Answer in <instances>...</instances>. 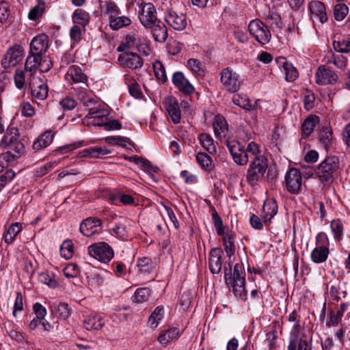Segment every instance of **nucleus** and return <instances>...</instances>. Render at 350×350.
I'll return each mask as SVG.
<instances>
[{"label": "nucleus", "mask_w": 350, "mask_h": 350, "mask_svg": "<svg viewBox=\"0 0 350 350\" xmlns=\"http://www.w3.org/2000/svg\"><path fill=\"white\" fill-rule=\"evenodd\" d=\"M109 153L106 148H90L83 150V156L98 158L100 156L105 155Z\"/></svg>", "instance_id": "603ef678"}, {"label": "nucleus", "mask_w": 350, "mask_h": 350, "mask_svg": "<svg viewBox=\"0 0 350 350\" xmlns=\"http://www.w3.org/2000/svg\"><path fill=\"white\" fill-rule=\"evenodd\" d=\"M179 336V329L176 327H172L161 332L157 340L161 345H167L171 340L177 339Z\"/></svg>", "instance_id": "c9c22d12"}, {"label": "nucleus", "mask_w": 350, "mask_h": 350, "mask_svg": "<svg viewBox=\"0 0 350 350\" xmlns=\"http://www.w3.org/2000/svg\"><path fill=\"white\" fill-rule=\"evenodd\" d=\"M42 57L43 55H42L34 54V53L29 51L25 64V71L29 72V77L34 76L35 72L40 66Z\"/></svg>", "instance_id": "5701e85b"}, {"label": "nucleus", "mask_w": 350, "mask_h": 350, "mask_svg": "<svg viewBox=\"0 0 350 350\" xmlns=\"http://www.w3.org/2000/svg\"><path fill=\"white\" fill-rule=\"evenodd\" d=\"M14 82L16 84V86L19 89H23L25 88L26 83H25V70H18L17 69L16 70L15 75H14Z\"/></svg>", "instance_id": "052dcab7"}, {"label": "nucleus", "mask_w": 350, "mask_h": 350, "mask_svg": "<svg viewBox=\"0 0 350 350\" xmlns=\"http://www.w3.org/2000/svg\"><path fill=\"white\" fill-rule=\"evenodd\" d=\"M44 8H45V4L44 3H39L38 5L34 6L29 12V18L30 20H36L38 19V18H40L44 11Z\"/></svg>", "instance_id": "bf43d9fd"}, {"label": "nucleus", "mask_w": 350, "mask_h": 350, "mask_svg": "<svg viewBox=\"0 0 350 350\" xmlns=\"http://www.w3.org/2000/svg\"><path fill=\"white\" fill-rule=\"evenodd\" d=\"M49 36L45 33H40L34 37L30 43L31 53L45 55L49 49Z\"/></svg>", "instance_id": "2eb2a0df"}, {"label": "nucleus", "mask_w": 350, "mask_h": 350, "mask_svg": "<svg viewBox=\"0 0 350 350\" xmlns=\"http://www.w3.org/2000/svg\"><path fill=\"white\" fill-rule=\"evenodd\" d=\"M225 144L237 164L244 165L248 162L249 156L245 151L244 146L241 145L239 142L230 140L229 138L226 139Z\"/></svg>", "instance_id": "0eeeda50"}, {"label": "nucleus", "mask_w": 350, "mask_h": 350, "mask_svg": "<svg viewBox=\"0 0 350 350\" xmlns=\"http://www.w3.org/2000/svg\"><path fill=\"white\" fill-rule=\"evenodd\" d=\"M232 101L234 105L239 106L244 109L250 110L252 108L251 102L247 98H243L237 95L233 96Z\"/></svg>", "instance_id": "680f3d73"}, {"label": "nucleus", "mask_w": 350, "mask_h": 350, "mask_svg": "<svg viewBox=\"0 0 350 350\" xmlns=\"http://www.w3.org/2000/svg\"><path fill=\"white\" fill-rule=\"evenodd\" d=\"M99 10L101 16L110 18L115 16L116 14H121V11L116 3L111 0L98 1Z\"/></svg>", "instance_id": "4be33fe9"}, {"label": "nucleus", "mask_w": 350, "mask_h": 350, "mask_svg": "<svg viewBox=\"0 0 350 350\" xmlns=\"http://www.w3.org/2000/svg\"><path fill=\"white\" fill-rule=\"evenodd\" d=\"M248 30L250 34L260 44L264 45L271 40V33L269 28L259 19H254L250 22Z\"/></svg>", "instance_id": "20e7f679"}, {"label": "nucleus", "mask_w": 350, "mask_h": 350, "mask_svg": "<svg viewBox=\"0 0 350 350\" xmlns=\"http://www.w3.org/2000/svg\"><path fill=\"white\" fill-rule=\"evenodd\" d=\"M286 190L292 194L300 193L302 187V176L300 171L295 167L290 168L285 175Z\"/></svg>", "instance_id": "6e6552de"}, {"label": "nucleus", "mask_w": 350, "mask_h": 350, "mask_svg": "<svg viewBox=\"0 0 350 350\" xmlns=\"http://www.w3.org/2000/svg\"><path fill=\"white\" fill-rule=\"evenodd\" d=\"M220 81L223 88L231 93L237 92L241 87L239 75L230 67L221 70L220 72Z\"/></svg>", "instance_id": "423d86ee"}, {"label": "nucleus", "mask_w": 350, "mask_h": 350, "mask_svg": "<svg viewBox=\"0 0 350 350\" xmlns=\"http://www.w3.org/2000/svg\"><path fill=\"white\" fill-rule=\"evenodd\" d=\"M53 139V135L51 131H47L41 134L33 142V149L39 150L49 146Z\"/></svg>", "instance_id": "473e14b6"}, {"label": "nucleus", "mask_w": 350, "mask_h": 350, "mask_svg": "<svg viewBox=\"0 0 350 350\" xmlns=\"http://www.w3.org/2000/svg\"><path fill=\"white\" fill-rule=\"evenodd\" d=\"M90 19L89 13L84 10L77 9L73 13V22L81 25L83 28L90 23Z\"/></svg>", "instance_id": "4c0bfd02"}, {"label": "nucleus", "mask_w": 350, "mask_h": 350, "mask_svg": "<svg viewBox=\"0 0 350 350\" xmlns=\"http://www.w3.org/2000/svg\"><path fill=\"white\" fill-rule=\"evenodd\" d=\"M308 10L310 13V18L314 23L319 22L321 24H323L327 21L325 6L321 1H310L308 4Z\"/></svg>", "instance_id": "9b49d317"}, {"label": "nucleus", "mask_w": 350, "mask_h": 350, "mask_svg": "<svg viewBox=\"0 0 350 350\" xmlns=\"http://www.w3.org/2000/svg\"><path fill=\"white\" fill-rule=\"evenodd\" d=\"M118 64L122 67L132 70L141 68L144 65V60L136 53L124 52L120 55L118 59Z\"/></svg>", "instance_id": "9d476101"}, {"label": "nucleus", "mask_w": 350, "mask_h": 350, "mask_svg": "<svg viewBox=\"0 0 350 350\" xmlns=\"http://www.w3.org/2000/svg\"><path fill=\"white\" fill-rule=\"evenodd\" d=\"M137 267L142 273H150L152 269V260L148 257L139 258L137 262Z\"/></svg>", "instance_id": "4d7b16f0"}, {"label": "nucleus", "mask_w": 350, "mask_h": 350, "mask_svg": "<svg viewBox=\"0 0 350 350\" xmlns=\"http://www.w3.org/2000/svg\"><path fill=\"white\" fill-rule=\"evenodd\" d=\"M334 49L340 53H350V40L345 39H338V40H334L333 43Z\"/></svg>", "instance_id": "a18cd8bd"}, {"label": "nucleus", "mask_w": 350, "mask_h": 350, "mask_svg": "<svg viewBox=\"0 0 350 350\" xmlns=\"http://www.w3.org/2000/svg\"><path fill=\"white\" fill-rule=\"evenodd\" d=\"M149 28L151 29L152 37L155 41L163 42L166 40L167 38V29L165 25L161 21H158Z\"/></svg>", "instance_id": "a878e982"}, {"label": "nucleus", "mask_w": 350, "mask_h": 350, "mask_svg": "<svg viewBox=\"0 0 350 350\" xmlns=\"http://www.w3.org/2000/svg\"><path fill=\"white\" fill-rule=\"evenodd\" d=\"M340 172L339 158L337 156H329L317 166L315 174L321 183L327 184L332 183Z\"/></svg>", "instance_id": "f03ea898"}, {"label": "nucleus", "mask_w": 350, "mask_h": 350, "mask_svg": "<svg viewBox=\"0 0 350 350\" xmlns=\"http://www.w3.org/2000/svg\"><path fill=\"white\" fill-rule=\"evenodd\" d=\"M221 236H222L223 245L226 255L230 258L234 254L236 250L233 233L232 230L228 229Z\"/></svg>", "instance_id": "bb28decb"}, {"label": "nucleus", "mask_w": 350, "mask_h": 350, "mask_svg": "<svg viewBox=\"0 0 350 350\" xmlns=\"http://www.w3.org/2000/svg\"><path fill=\"white\" fill-rule=\"evenodd\" d=\"M165 21L173 29L178 31L183 30L187 25V19L185 15L178 14L170 10L165 16Z\"/></svg>", "instance_id": "aec40b11"}, {"label": "nucleus", "mask_w": 350, "mask_h": 350, "mask_svg": "<svg viewBox=\"0 0 350 350\" xmlns=\"http://www.w3.org/2000/svg\"><path fill=\"white\" fill-rule=\"evenodd\" d=\"M188 65L193 72L198 75H203L204 65L200 60L193 58L189 59L188 60Z\"/></svg>", "instance_id": "6e6d98bb"}, {"label": "nucleus", "mask_w": 350, "mask_h": 350, "mask_svg": "<svg viewBox=\"0 0 350 350\" xmlns=\"http://www.w3.org/2000/svg\"><path fill=\"white\" fill-rule=\"evenodd\" d=\"M223 253L221 247H214L210 252L209 268L213 274H217L221 270Z\"/></svg>", "instance_id": "6ab92c4d"}, {"label": "nucleus", "mask_w": 350, "mask_h": 350, "mask_svg": "<svg viewBox=\"0 0 350 350\" xmlns=\"http://www.w3.org/2000/svg\"><path fill=\"white\" fill-rule=\"evenodd\" d=\"M163 104L173 123H179L181 119V112L178 100L175 98L170 96L163 101Z\"/></svg>", "instance_id": "dca6fc26"}, {"label": "nucleus", "mask_w": 350, "mask_h": 350, "mask_svg": "<svg viewBox=\"0 0 350 350\" xmlns=\"http://www.w3.org/2000/svg\"><path fill=\"white\" fill-rule=\"evenodd\" d=\"M267 159L263 155L254 157L247 171L246 180L251 185H254L263 178L267 169Z\"/></svg>", "instance_id": "7ed1b4c3"}, {"label": "nucleus", "mask_w": 350, "mask_h": 350, "mask_svg": "<svg viewBox=\"0 0 350 350\" xmlns=\"http://www.w3.org/2000/svg\"><path fill=\"white\" fill-rule=\"evenodd\" d=\"M164 309L163 307L158 306L150 315L148 320V325L152 328L158 326L159 323L163 318Z\"/></svg>", "instance_id": "79ce46f5"}, {"label": "nucleus", "mask_w": 350, "mask_h": 350, "mask_svg": "<svg viewBox=\"0 0 350 350\" xmlns=\"http://www.w3.org/2000/svg\"><path fill=\"white\" fill-rule=\"evenodd\" d=\"M64 273L68 278L76 277L79 273L78 266L75 263L68 264L64 269Z\"/></svg>", "instance_id": "338daca9"}, {"label": "nucleus", "mask_w": 350, "mask_h": 350, "mask_svg": "<svg viewBox=\"0 0 350 350\" xmlns=\"http://www.w3.org/2000/svg\"><path fill=\"white\" fill-rule=\"evenodd\" d=\"M198 139L202 146L206 150L209 154L216 153V146L214 144V140L212 137L206 133L200 134Z\"/></svg>", "instance_id": "e433bc0d"}, {"label": "nucleus", "mask_w": 350, "mask_h": 350, "mask_svg": "<svg viewBox=\"0 0 350 350\" xmlns=\"http://www.w3.org/2000/svg\"><path fill=\"white\" fill-rule=\"evenodd\" d=\"M315 77L316 83L321 85L335 84L338 79L336 73L327 68L325 65H321L317 68Z\"/></svg>", "instance_id": "f8f14e48"}, {"label": "nucleus", "mask_w": 350, "mask_h": 350, "mask_svg": "<svg viewBox=\"0 0 350 350\" xmlns=\"http://www.w3.org/2000/svg\"><path fill=\"white\" fill-rule=\"evenodd\" d=\"M282 60L281 62L283 65L284 70L286 74V79L288 81H294L298 77V72L297 69L293 66L292 64L288 63L284 58L277 59V62Z\"/></svg>", "instance_id": "58836bf2"}, {"label": "nucleus", "mask_w": 350, "mask_h": 350, "mask_svg": "<svg viewBox=\"0 0 350 350\" xmlns=\"http://www.w3.org/2000/svg\"><path fill=\"white\" fill-rule=\"evenodd\" d=\"M66 78L69 81H72L76 83H81L83 85L88 86V77L81 68L77 65H72L68 68Z\"/></svg>", "instance_id": "412c9836"}, {"label": "nucleus", "mask_w": 350, "mask_h": 350, "mask_svg": "<svg viewBox=\"0 0 350 350\" xmlns=\"http://www.w3.org/2000/svg\"><path fill=\"white\" fill-rule=\"evenodd\" d=\"M22 224L19 222L11 224L7 231L3 234V238L4 241L8 244L12 243L22 230Z\"/></svg>", "instance_id": "f704fd0d"}, {"label": "nucleus", "mask_w": 350, "mask_h": 350, "mask_svg": "<svg viewBox=\"0 0 350 350\" xmlns=\"http://www.w3.org/2000/svg\"><path fill=\"white\" fill-rule=\"evenodd\" d=\"M128 221L126 217H119L118 220L113 228V232L119 237L124 239L127 237L126 223Z\"/></svg>", "instance_id": "a19ab883"}, {"label": "nucleus", "mask_w": 350, "mask_h": 350, "mask_svg": "<svg viewBox=\"0 0 350 350\" xmlns=\"http://www.w3.org/2000/svg\"><path fill=\"white\" fill-rule=\"evenodd\" d=\"M106 142L111 144L119 145L122 147H126L127 144L131 145L133 147V144L131 142V140L127 137H107L106 138Z\"/></svg>", "instance_id": "864d4df0"}, {"label": "nucleus", "mask_w": 350, "mask_h": 350, "mask_svg": "<svg viewBox=\"0 0 350 350\" xmlns=\"http://www.w3.org/2000/svg\"><path fill=\"white\" fill-rule=\"evenodd\" d=\"M317 116H310L304 121L301 129L302 132L306 136H309L314 130L315 126V120H318Z\"/></svg>", "instance_id": "de8ad7c7"}, {"label": "nucleus", "mask_w": 350, "mask_h": 350, "mask_svg": "<svg viewBox=\"0 0 350 350\" xmlns=\"http://www.w3.org/2000/svg\"><path fill=\"white\" fill-rule=\"evenodd\" d=\"M330 227L332 232L334 234V238L335 241H341L342 239L344 230L342 221L339 219H333L330 223Z\"/></svg>", "instance_id": "37998d69"}, {"label": "nucleus", "mask_w": 350, "mask_h": 350, "mask_svg": "<svg viewBox=\"0 0 350 350\" xmlns=\"http://www.w3.org/2000/svg\"><path fill=\"white\" fill-rule=\"evenodd\" d=\"M103 221L97 217H88L80 225V232L86 237H90L101 230Z\"/></svg>", "instance_id": "4468645a"}, {"label": "nucleus", "mask_w": 350, "mask_h": 350, "mask_svg": "<svg viewBox=\"0 0 350 350\" xmlns=\"http://www.w3.org/2000/svg\"><path fill=\"white\" fill-rule=\"evenodd\" d=\"M15 175L16 174L12 170H8L4 174L0 175V191L14 178Z\"/></svg>", "instance_id": "69168bd1"}, {"label": "nucleus", "mask_w": 350, "mask_h": 350, "mask_svg": "<svg viewBox=\"0 0 350 350\" xmlns=\"http://www.w3.org/2000/svg\"><path fill=\"white\" fill-rule=\"evenodd\" d=\"M139 19L141 23L146 28L152 26L155 23L159 21L156 14L154 6L149 3L142 5V10L139 13Z\"/></svg>", "instance_id": "ddd939ff"}, {"label": "nucleus", "mask_w": 350, "mask_h": 350, "mask_svg": "<svg viewBox=\"0 0 350 350\" xmlns=\"http://www.w3.org/2000/svg\"><path fill=\"white\" fill-rule=\"evenodd\" d=\"M28 80L31 96L38 100H45L49 93V88L46 82L35 76L29 77Z\"/></svg>", "instance_id": "1a4fd4ad"}, {"label": "nucleus", "mask_w": 350, "mask_h": 350, "mask_svg": "<svg viewBox=\"0 0 350 350\" xmlns=\"http://www.w3.org/2000/svg\"><path fill=\"white\" fill-rule=\"evenodd\" d=\"M120 14H116L114 17L109 21L110 28L114 31H118L131 24V19L129 17L120 16Z\"/></svg>", "instance_id": "7c9ffc66"}, {"label": "nucleus", "mask_w": 350, "mask_h": 350, "mask_svg": "<svg viewBox=\"0 0 350 350\" xmlns=\"http://www.w3.org/2000/svg\"><path fill=\"white\" fill-rule=\"evenodd\" d=\"M18 136L19 133L16 128L13 127L8 129L7 134L3 137L1 140V144L5 145V146L7 148L8 147V145L19 141L18 139Z\"/></svg>", "instance_id": "c03bdc74"}, {"label": "nucleus", "mask_w": 350, "mask_h": 350, "mask_svg": "<svg viewBox=\"0 0 350 350\" xmlns=\"http://www.w3.org/2000/svg\"><path fill=\"white\" fill-rule=\"evenodd\" d=\"M214 133L217 138L226 137L228 133V125L226 119L220 115L216 116L213 122Z\"/></svg>", "instance_id": "393cba45"}, {"label": "nucleus", "mask_w": 350, "mask_h": 350, "mask_svg": "<svg viewBox=\"0 0 350 350\" xmlns=\"http://www.w3.org/2000/svg\"><path fill=\"white\" fill-rule=\"evenodd\" d=\"M278 212V205L275 199L267 200L262 206L264 221H270Z\"/></svg>", "instance_id": "c756f323"}, {"label": "nucleus", "mask_w": 350, "mask_h": 350, "mask_svg": "<svg viewBox=\"0 0 350 350\" xmlns=\"http://www.w3.org/2000/svg\"><path fill=\"white\" fill-rule=\"evenodd\" d=\"M325 64H333L337 68L345 70L347 66V58L340 54H335L329 51L324 58Z\"/></svg>", "instance_id": "b1692460"}, {"label": "nucleus", "mask_w": 350, "mask_h": 350, "mask_svg": "<svg viewBox=\"0 0 350 350\" xmlns=\"http://www.w3.org/2000/svg\"><path fill=\"white\" fill-rule=\"evenodd\" d=\"M105 325L103 317L98 314L87 316L83 321V326L87 330H98Z\"/></svg>", "instance_id": "cd10ccee"}, {"label": "nucleus", "mask_w": 350, "mask_h": 350, "mask_svg": "<svg viewBox=\"0 0 350 350\" xmlns=\"http://www.w3.org/2000/svg\"><path fill=\"white\" fill-rule=\"evenodd\" d=\"M245 272L242 265L237 263L232 273L231 265L229 262L228 267L224 266V279L227 285L232 286V291L236 297L245 299Z\"/></svg>", "instance_id": "f257e3e1"}, {"label": "nucleus", "mask_w": 350, "mask_h": 350, "mask_svg": "<svg viewBox=\"0 0 350 350\" xmlns=\"http://www.w3.org/2000/svg\"><path fill=\"white\" fill-rule=\"evenodd\" d=\"M39 281L50 288H55L58 286V281L56 278V275L50 271L42 272L39 275Z\"/></svg>", "instance_id": "ea45409f"}, {"label": "nucleus", "mask_w": 350, "mask_h": 350, "mask_svg": "<svg viewBox=\"0 0 350 350\" xmlns=\"http://www.w3.org/2000/svg\"><path fill=\"white\" fill-rule=\"evenodd\" d=\"M6 148L7 152L5 154L8 156V161L10 160L9 156L12 157V159H15L21 157L25 152V145L21 141L8 145V147Z\"/></svg>", "instance_id": "2f4dec72"}, {"label": "nucleus", "mask_w": 350, "mask_h": 350, "mask_svg": "<svg viewBox=\"0 0 350 350\" xmlns=\"http://www.w3.org/2000/svg\"><path fill=\"white\" fill-rule=\"evenodd\" d=\"M90 256L103 262H109L114 253L111 247L105 242L94 243L88 247Z\"/></svg>", "instance_id": "39448f33"}, {"label": "nucleus", "mask_w": 350, "mask_h": 350, "mask_svg": "<svg viewBox=\"0 0 350 350\" xmlns=\"http://www.w3.org/2000/svg\"><path fill=\"white\" fill-rule=\"evenodd\" d=\"M196 161L198 163L206 170H210L212 164V159L206 153L198 152L196 154Z\"/></svg>", "instance_id": "8fccbe9b"}, {"label": "nucleus", "mask_w": 350, "mask_h": 350, "mask_svg": "<svg viewBox=\"0 0 350 350\" xmlns=\"http://www.w3.org/2000/svg\"><path fill=\"white\" fill-rule=\"evenodd\" d=\"M349 12L348 7L344 3H338L334 6V15L336 21L343 20Z\"/></svg>", "instance_id": "3c124183"}, {"label": "nucleus", "mask_w": 350, "mask_h": 350, "mask_svg": "<svg viewBox=\"0 0 350 350\" xmlns=\"http://www.w3.org/2000/svg\"><path fill=\"white\" fill-rule=\"evenodd\" d=\"M139 165H141V169L142 170L149 174L157 172L159 170L157 166L152 165L150 161L145 158H142Z\"/></svg>", "instance_id": "774afa93"}, {"label": "nucleus", "mask_w": 350, "mask_h": 350, "mask_svg": "<svg viewBox=\"0 0 350 350\" xmlns=\"http://www.w3.org/2000/svg\"><path fill=\"white\" fill-rule=\"evenodd\" d=\"M61 255L66 259H70L73 255V247L71 242L65 241L60 249Z\"/></svg>", "instance_id": "0e129e2a"}, {"label": "nucleus", "mask_w": 350, "mask_h": 350, "mask_svg": "<svg viewBox=\"0 0 350 350\" xmlns=\"http://www.w3.org/2000/svg\"><path fill=\"white\" fill-rule=\"evenodd\" d=\"M329 254V247L327 245H318L311 252V260L314 263H322L327 260Z\"/></svg>", "instance_id": "c85d7f7f"}, {"label": "nucleus", "mask_w": 350, "mask_h": 350, "mask_svg": "<svg viewBox=\"0 0 350 350\" xmlns=\"http://www.w3.org/2000/svg\"><path fill=\"white\" fill-rule=\"evenodd\" d=\"M24 52L23 48L20 45H15L10 49L2 59L1 64L4 68H8L11 65H15L23 56Z\"/></svg>", "instance_id": "a211bd4d"}, {"label": "nucleus", "mask_w": 350, "mask_h": 350, "mask_svg": "<svg viewBox=\"0 0 350 350\" xmlns=\"http://www.w3.org/2000/svg\"><path fill=\"white\" fill-rule=\"evenodd\" d=\"M88 286L91 290L98 288L103 284V279L98 274H92L88 277Z\"/></svg>", "instance_id": "e2e57ef3"}, {"label": "nucleus", "mask_w": 350, "mask_h": 350, "mask_svg": "<svg viewBox=\"0 0 350 350\" xmlns=\"http://www.w3.org/2000/svg\"><path fill=\"white\" fill-rule=\"evenodd\" d=\"M150 295V290L148 288H137L133 296V301L141 304L148 300Z\"/></svg>", "instance_id": "49530a36"}, {"label": "nucleus", "mask_w": 350, "mask_h": 350, "mask_svg": "<svg viewBox=\"0 0 350 350\" xmlns=\"http://www.w3.org/2000/svg\"><path fill=\"white\" fill-rule=\"evenodd\" d=\"M212 221L215 228L216 232L218 235L224 234V227L223 225V221L216 211L212 213Z\"/></svg>", "instance_id": "13d9d810"}, {"label": "nucleus", "mask_w": 350, "mask_h": 350, "mask_svg": "<svg viewBox=\"0 0 350 350\" xmlns=\"http://www.w3.org/2000/svg\"><path fill=\"white\" fill-rule=\"evenodd\" d=\"M319 140L328 151L332 145V131L329 126H322L319 131Z\"/></svg>", "instance_id": "72a5a7b5"}, {"label": "nucleus", "mask_w": 350, "mask_h": 350, "mask_svg": "<svg viewBox=\"0 0 350 350\" xmlns=\"http://www.w3.org/2000/svg\"><path fill=\"white\" fill-rule=\"evenodd\" d=\"M173 84L180 91L185 94H192L195 89L191 83L185 78L182 72L178 71L173 74L172 76Z\"/></svg>", "instance_id": "f3484780"}, {"label": "nucleus", "mask_w": 350, "mask_h": 350, "mask_svg": "<svg viewBox=\"0 0 350 350\" xmlns=\"http://www.w3.org/2000/svg\"><path fill=\"white\" fill-rule=\"evenodd\" d=\"M153 68H154V72L155 77L162 81L163 83H165L167 80V77L166 75V72L165 67L163 64L160 61H157L153 64Z\"/></svg>", "instance_id": "09e8293b"}, {"label": "nucleus", "mask_w": 350, "mask_h": 350, "mask_svg": "<svg viewBox=\"0 0 350 350\" xmlns=\"http://www.w3.org/2000/svg\"><path fill=\"white\" fill-rule=\"evenodd\" d=\"M55 312L58 318L62 319H68L71 313L68 305L66 303H60L55 308Z\"/></svg>", "instance_id": "5fc2aeb1"}]
</instances>
